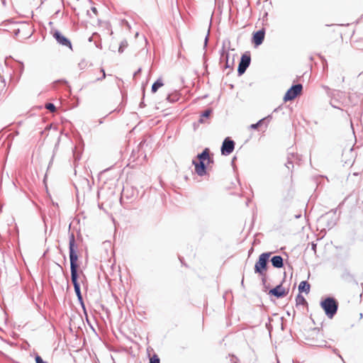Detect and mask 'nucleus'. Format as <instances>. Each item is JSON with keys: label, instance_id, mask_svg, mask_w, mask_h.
I'll use <instances>...</instances> for the list:
<instances>
[{"label": "nucleus", "instance_id": "obj_1", "mask_svg": "<svg viewBox=\"0 0 363 363\" xmlns=\"http://www.w3.org/2000/svg\"><path fill=\"white\" fill-rule=\"evenodd\" d=\"M69 262H70V272H71V280L74 286V292L77 297H81L82 292L80 289V284L78 281L79 274L78 269L79 264L78 255L77 254V245L75 243V238L74 233L69 234Z\"/></svg>", "mask_w": 363, "mask_h": 363}, {"label": "nucleus", "instance_id": "obj_2", "mask_svg": "<svg viewBox=\"0 0 363 363\" xmlns=\"http://www.w3.org/2000/svg\"><path fill=\"white\" fill-rule=\"evenodd\" d=\"M320 305L328 318L331 319L337 313L338 302L335 298L328 296L321 300Z\"/></svg>", "mask_w": 363, "mask_h": 363}, {"label": "nucleus", "instance_id": "obj_3", "mask_svg": "<svg viewBox=\"0 0 363 363\" xmlns=\"http://www.w3.org/2000/svg\"><path fill=\"white\" fill-rule=\"evenodd\" d=\"M271 255L272 252H263L259 256L254 267L255 274H258L259 276H263L266 274L268 269V262Z\"/></svg>", "mask_w": 363, "mask_h": 363}, {"label": "nucleus", "instance_id": "obj_4", "mask_svg": "<svg viewBox=\"0 0 363 363\" xmlns=\"http://www.w3.org/2000/svg\"><path fill=\"white\" fill-rule=\"evenodd\" d=\"M194 166V172L199 177H203L208 174V169L214 160H191Z\"/></svg>", "mask_w": 363, "mask_h": 363}, {"label": "nucleus", "instance_id": "obj_5", "mask_svg": "<svg viewBox=\"0 0 363 363\" xmlns=\"http://www.w3.org/2000/svg\"><path fill=\"white\" fill-rule=\"evenodd\" d=\"M303 86L301 84L292 86L285 94L284 101H292L301 94Z\"/></svg>", "mask_w": 363, "mask_h": 363}, {"label": "nucleus", "instance_id": "obj_6", "mask_svg": "<svg viewBox=\"0 0 363 363\" xmlns=\"http://www.w3.org/2000/svg\"><path fill=\"white\" fill-rule=\"evenodd\" d=\"M284 277H286V272L284 273ZM284 279H285V277H284ZM284 281V279H283V281L279 284L276 286L274 288L270 289L269 291V294L274 296L277 298L286 296L289 293V289H285L282 286V284Z\"/></svg>", "mask_w": 363, "mask_h": 363}, {"label": "nucleus", "instance_id": "obj_7", "mask_svg": "<svg viewBox=\"0 0 363 363\" xmlns=\"http://www.w3.org/2000/svg\"><path fill=\"white\" fill-rule=\"evenodd\" d=\"M234 148L235 142L230 138H226L223 142L220 151L223 155L227 156L233 152Z\"/></svg>", "mask_w": 363, "mask_h": 363}, {"label": "nucleus", "instance_id": "obj_8", "mask_svg": "<svg viewBox=\"0 0 363 363\" xmlns=\"http://www.w3.org/2000/svg\"><path fill=\"white\" fill-rule=\"evenodd\" d=\"M52 36L55 38L57 43L63 46L69 48L72 50V46L70 40L62 35L60 31L55 30L52 32Z\"/></svg>", "mask_w": 363, "mask_h": 363}, {"label": "nucleus", "instance_id": "obj_9", "mask_svg": "<svg viewBox=\"0 0 363 363\" xmlns=\"http://www.w3.org/2000/svg\"><path fill=\"white\" fill-rule=\"evenodd\" d=\"M250 56L249 55H242L240 64L238 65V72L240 74H243L250 63Z\"/></svg>", "mask_w": 363, "mask_h": 363}, {"label": "nucleus", "instance_id": "obj_10", "mask_svg": "<svg viewBox=\"0 0 363 363\" xmlns=\"http://www.w3.org/2000/svg\"><path fill=\"white\" fill-rule=\"evenodd\" d=\"M264 30H260L253 34L252 43L256 45H259L262 43L264 38Z\"/></svg>", "mask_w": 363, "mask_h": 363}, {"label": "nucleus", "instance_id": "obj_11", "mask_svg": "<svg viewBox=\"0 0 363 363\" xmlns=\"http://www.w3.org/2000/svg\"><path fill=\"white\" fill-rule=\"evenodd\" d=\"M272 265L274 268L280 269L284 267V259L281 255H274L270 259Z\"/></svg>", "mask_w": 363, "mask_h": 363}, {"label": "nucleus", "instance_id": "obj_12", "mask_svg": "<svg viewBox=\"0 0 363 363\" xmlns=\"http://www.w3.org/2000/svg\"><path fill=\"white\" fill-rule=\"evenodd\" d=\"M311 285L307 281H302L298 285L299 294L305 292L308 294L310 291Z\"/></svg>", "mask_w": 363, "mask_h": 363}, {"label": "nucleus", "instance_id": "obj_13", "mask_svg": "<svg viewBox=\"0 0 363 363\" xmlns=\"http://www.w3.org/2000/svg\"><path fill=\"white\" fill-rule=\"evenodd\" d=\"M212 156L213 155L211 153L210 150L205 148L201 154L197 155L196 159H211Z\"/></svg>", "mask_w": 363, "mask_h": 363}, {"label": "nucleus", "instance_id": "obj_14", "mask_svg": "<svg viewBox=\"0 0 363 363\" xmlns=\"http://www.w3.org/2000/svg\"><path fill=\"white\" fill-rule=\"evenodd\" d=\"M296 305H305L307 304L306 298L301 294H298L296 297Z\"/></svg>", "mask_w": 363, "mask_h": 363}, {"label": "nucleus", "instance_id": "obj_15", "mask_svg": "<svg viewBox=\"0 0 363 363\" xmlns=\"http://www.w3.org/2000/svg\"><path fill=\"white\" fill-rule=\"evenodd\" d=\"M163 86V83L161 79H158L152 86V92L155 93L157 89Z\"/></svg>", "mask_w": 363, "mask_h": 363}, {"label": "nucleus", "instance_id": "obj_16", "mask_svg": "<svg viewBox=\"0 0 363 363\" xmlns=\"http://www.w3.org/2000/svg\"><path fill=\"white\" fill-rule=\"evenodd\" d=\"M336 224V217H335V212L333 213V218L331 220L328 221L327 227L328 228H332Z\"/></svg>", "mask_w": 363, "mask_h": 363}, {"label": "nucleus", "instance_id": "obj_17", "mask_svg": "<svg viewBox=\"0 0 363 363\" xmlns=\"http://www.w3.org/2000/svg\"><path fill=\"white\" fill-rule=\"evenodd\" d=\"M45 108L49 110L50 112H55L56 111V108L53 104L48 103L45 106Z\"/></svg>", "mask_w": 363, "mask_h": 363}, {"label": "nucleus", "instance_id": "obj_18", "mask_svg": "<svg viewBox=\"0 0 363 363\" xmlns=\"http://www.w3.org/2000/svg\"><path fill=\"white\" fill-rule=\"evenodd\" d=\"M149 363H160V359L157 354H154L150 359Z\"/></svg>", "mask_w": 363, "mask_h": 363}, {"label": "nucleus", "instance_id": "obj_19", "mask_svg": "<svg viewBox=\"0 0 363 363\" xmlns=\"http://www.w3.org/2000/svg\"><path fill=\"white\" fill-rule=\"evenodd\" d=\"M264 121V118H262V119L259 120L257 123L252 124L250 125V128H252V129L257 128L258 127H259L260 125H262Z\"/></svg>", "mask_w": 363, "mask_h": 363}, {"label": "nucleus", "instance_id": "obj_20", "mask_svg": "<svg viewBox=\"0 0 363 363\" xmlns=\"http://www.w3.org/2000/svg\"><path fill=\"white\" fill-rule=\"evenodd\" d=\"M77 300H78L80 306H82L84 312L86 313V307H85V304H84L82 296H81V297H77Z\"/></svg>", "mask_w": 363, "mask_h": 363}, {"label": "nucleus", "instance_id": "obj_21", "mask_svg": "<svg viewBox=\"0 0 363 363\" xmlns=\"http://www.w3.org/2000/svg\"><path fill=\"white\" fill-rule=\"evenodd\" d=\"M96 71L99 72L100 73V74H101V77H97L98 80L102 79L105 78L106 74H105V72H104V70L103 69H97Z\"/></svg>", "mask_w": 363, "mask_h": 363}, {"label": "nucleus", "instance_id": "obj_22", "mask_svg": "<svg viewBox=\"0 0 363 363\" xmlns=\"http://www.w3.org/2000/svg\"><path fill=\"white\" fill-rule=\"evenodd\" d=\"M35 363H48V362H45L43 359V358L37 354L35 357Z\"/></svg>", "mask_w": 363, "mask_h": 363}, {"label": "nucleus", "instance_id": "obj_23", "mask_svg": "<svg viewBox=\"0 0 363 363\" xmlns=\"http://www.w3.org/2000/svg\"><path fill=\"white\" fill-rule=\"evenodd\" d=\"M261 277H262V285H263L264 288L265 289H267L268 288L267 286L266 285V284H267V274H264L263 276H261Z\"/></svg>", "mask_w": 363, "mask_h": 363}, {"label": "nucleus", "instance_id": "obj_24", "mask_svg": "<svg viewBox=\"0 0 363 363\" xmlns=\"http://www.w3.org/2000/svg\"><path fill=\"white\" fill-rule=\"evenodd\" d=\"M285 166L286 168H288L289 169L291 168V167H294V163H293V160H288L287 163L285 164Z\"/></svg>", "mask_w": 363, "mask_h": 363}, {"label": "nucleus", "instance_id": "obj_25", "mask_svg": "<svg viewBox=\"0 0 363 363\" xmlns=\"http://www.w3.org/2000/svg\"><path fill=\"white\" fill-rule=\"evenodd\" d=\"M211 113V110H209V109H208V110H206V111L203 113L202 116H203V117L208 118V117H209V116H210Z\"/></svg>", "mask_w": 363, "mask_h": 363}, {"label": "nucleus", "instance_id": "obj_26", "mask_svg": "<svg viewBox=\"0 0 363 363\" xmlns=\"http://www.w3.org/2000/svg\"><path fill=\"white\" fill-rule=\"evenodd\" d=\"M126 46H127V43H126V42H125V43H121V45H120V47H119L118 51H119L120 52H123V48H124L125 47H126Z\"/></svg>", "mask_w": 363, "mask_h": 363}, {"label": "nucleus", "instance_id": "obj_27", "mask_svg": "<svg viewBox=\"0 0 363 363\" xmlns=\"http://www.w3.org/2000/svg\"><path fill=\"white\" fill-rule=\"evenodd\" d=\"M363 160H353V162L352 164V167H354V165L356 164L362 163Z\"/></svg>", "mask_w": 363, "mask_h": 363}, {"label": "nucleus", "instance_id": "obj_28", "mask_svg": "<svg viewBox=\"0 0 363 363\" xmlns=\"http://www.w3.org/2000/svg\"><path fill=\"white\" fill-rule=\"evenodd\" d=\"M316 247H317V245H316V244H315V243H313V242H312V245H311V249H312V250H313L315 252V251H316Z\"/></svg>", "mask_w": 363, "mask_h": 363}, {"label": "nucleus", "instance_id": "obj_29", "mask_svg": "<svg viewBox=\"0 0 363 363\" xmlns=\"http://www.w3.org/2000/svg\"><path fill=\"white\" fill-rule=\"evenodd\" d=\"M231 166L233 167L234 171L235 170V160H231Z\"/></svg>", "mask_w": 363, "mask_h": 363}, {"label": "nucleus", "instance_id": "obj_30", "mask_svg": "<svg viewBox=\"0 0 363 363\" xmlns=\"http://www.w3.org/2000/svg\"><path fill=\"white\" fill-rule=\"evenodd\" d=\"M91 11L95 13V14H97V10L95 7H92L91 8Z\"/></svg>", "mask_w": 363, "mask_h": 363}, {"label": "nucleus", "instance_id": "obj_31", "mask_svg": "<svg viewBox=\"0 0 363 363\" xmlns=\"http://www.w3.org/2000/svg\"><path fill=\"white\" fill-rule=\"evenodd\" d=\"M301 214H298V215H296V216H295V218H301Z\"/></svg>", "mask_w": 363, "mask_h": 363}, {"label": "nucleus", "instance_id": "obj_32", "mask_svg": "<svg viewBox=\"0 0 363 363\" xmlns=\"http://www.w3.org/2000/svg\"><path fill=\"white\" fill-rule=\"evenodd\" d=\"M51 164H52V162H50L49 163V164H48V170L50 169Z\"/></svg>", "mask_w": 363, "mask_h": 363}, {"label": "nucleus", "instance_id": "obj_33", "mask_svg": "<svg viewBox=\"0 0 363 363\" xmlns=\"http://www.w3.org/2000/svg\"><path fill=\"white\" fill-rule=\"evenodd\" d=\"M337 355L343 361V359H342V356L340 354H338Z\"/></svg>", "mask_w": 363, "mask_h": 363}, {"label": "nucleus", "instance_id": "obj_34", "mask_svg": "<svg viewBox=\"0 0 363 363\" xmlns=\"http://www.w3.org/2000/svg\"><path fill=\"white\" fill-rule=\"evenodd\" d=\"M344 81H345V77H342L341 82H344Z\"/></svg>", "mask_w": 363, "mask_h": 363}, {"label": "nucleus", "instance_id": "obj_35", "mask_svg": "<svg viewBox=\"0 0 363 363\" xmlns=\"http://www.w3.org/2000/svg\"><path fill=\"white\" fill-rule=\"evenodd\" d=\"M243 284H244V281L242 279V281H241V284L243 285Z\"/></svg>", "mask_w": 363, "mask_h": 363}, {"label": "nucleus", "instance_id": "obj_36", "mask_svg": "<svg viewBox=\"0 0 363 363\" xmlns=\"http://www.w3.org/2000/svg\"><path fill=\"white\" fill-rule=\"evenodd\" d=\"M358 173L357 172H354V175H357Z\"/></svg>", "mask_w": 363, "mask_h": 363}]
</instances>
